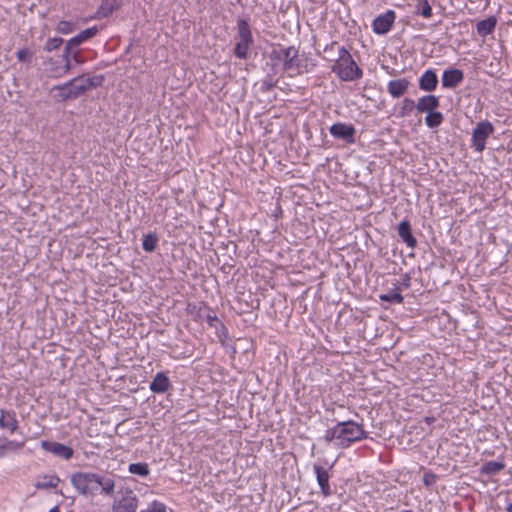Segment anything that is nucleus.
Listing matches in <instances>:
<instances>
[{"label": "nucleus", "instance_id": "obj_8", "mask_svg": "<svg viewBox=\"0 0 512 512\" xmlns=\"http://www.w3.org/2000/svg\"><path fill=\"white\" fill-rule=\"evenodd\" d=\"M97 33L98 28L96 26L89 27L81 31L78 35L72 37L67 41L64 52H66L69 56H71L75 61L78 62V52L74 50L88 39L94 37Z\"/></svg>", "mask_w": 512, "mask_h": 512}, {"label": "nucleus", "instance_id": "obj_17", "mask_svg": "<svg viewBox=\"0 0 512 512\" xmlns=\"http://www.w3.org/2000/svg\"><path fill=\"white\" fill-rule=\"evenodd\" d=\"M19 427L18 420L16 418V414L11 410H0V428L7 429L11 434H13Z\"/></svg>", "mask_w": 512, "mask_h": 512}, {"label": "nucleus", "instance_id": "obj_34", "mask_svg": "<svg viewBox=\"0 0 512 512\" xmlns=\"http://www.w3.org/2000/svg\"><path fill=\"white\" fill-rule=\"evenodd\" d=\"M18 61L30 63L33 57V52L28 49H20L16 52Z\"/></svg>", "mask_w": 512, "mask_h": 512}, {"label": "nucleus", "instance_id": "obj_36", "mask_svg": "<svg viewBox=\"0 0 512 512\" xmlns=\"http://www.w3.org/2000/svg\"><path fill=\"white\" fill-rule=\"evenodd\" d=\"M56 31L61 34H70L73 31V24L69 21L62 20L57 24Z\"/></svg>", "mask_w": 512, "mask_h": 512}, {"label": "nucleus", "instance_id": "obj_16", "mask_svg": "<svg viewBox=\"0 0 512 512\" xmlns=\"http://www.w3.org/2000/svg\"><path fill=\"white\" fill-rule=\"evenodd\" d=\"M313 469L316 474V479H317V482L321 489L322 494L325 497L331 495V488L329 485L330 475L328 473V470L318 464H315L313 466Z\"/></svg>", "mask_w": 512, "mask_h": 512}, {"label": "nucleus", "instance_id": "obj_43", "mask_svg": "<svg viewBox=\"0 0 512 512\" xmlns=\"http://www.w3.org/2000/svg\"><path fill=\"white\" fill-rule=\"evenodd\" d=\"M226 333H227L226 329H225V330H222V329L220 328V332L218 333V336H221V334H223L224 336H226Z\"/></svg>", "mask_w": 512, "mask_h": 512}, {"label": "nucleus", "instance_id": "obj_24", "mask_svg": "<svg viewBox=\"0 0 512 512\" xmlns=\"http://www.w3.org/2000/svg\"><path fill=\"white\" fill-rule=\"evenodd\" d=\"M505 468L502 461H488L481 466V473L486 475H496Z\"/></svg>", "mask_w": 512, "mask_h": 512}, {"label": "nucleus", "instance_id": "obj_25", "mask_svg": "<svg viewBox=\"0 0 512 512\" xmlns=\"http://www.w3.org/2000/svg\"><path fill=\"white\" fill-rule=\"evenodd\" d=\"M253 44V40H242L239 39V41L236 43L234 54L239 59H246L248 57V52Z\"/></svg>", "mask_w": 512, "mask_h": 512}, {"label": "nucleus", "instance_id": "obj_42", "mask_svg": "<svg viewBox=\"0 0 512 512\" xmlns=\"http://www.w3.org/2000/svg\"><path fill=\"white\" fill-rule=\"evenodd\" d=\"M403 285H404L405 287H409V285H410V278H409V276H408V275H405V276H404V282H403Z\"/></svg>", "mask_w": 512, "mask_h": 512}, {"label": "nucleus", "instance_id": "obj_38", "mask_svg": "<svg viewBox=\"0 0 512 512\" xmlns=\"http://www.w3.org/2000/svg\"><path fill=\"white\" fill-rule=\"evenodd\" d=\"M147 512H166V506L155 500L149 505Z\"/></svg>", "mask_w": 512, "mask_h": 512}, {"label": "nucleus", "instance_id": "obj_2", "mask_svg": "<svg viewBox=\"0 0 512 512\" xmlns=\"http://www.w3.org/2000/svg\"><path fill=\"white\" fill-rule=\"evenodd\" d=\"M331 71L345 82L358 80L363 77L362 69L344 46L339 48L338 58L331 67Z\"/></svg>", "mask_w": 512, "mask_h": 512}, {"label": "nucleus", "instance_id": "obj_21", "mask_svg": "<svg viewBox=\"0 0 512 512\" xmlns=\"http://www.w3.org/2000/svg\"><path fill=\"white\" fill-rule=\"evenodd\" d=\"M398 235L409 248L413 249L416 247L417 240L411 232V225L408 220H403L399 223Z\"/></svg>", "mask_w": 512, "mask_h": 512}, {"label": "nucleus", "instance_id": "obj_13", "mask_svg": "<svg viewBox=\"0 0 512 512\" xmlns=\"http://www.w3.org/2000/svg\"><path fill=\"white\" fill-rule=\"evenodd\" d=\"M115 491V480L112 475L95 473V495L101 493L111 496Z\"/></svg>", "mask_w": 512, "mask_h": 512}, {"label": "nucleus", "instance_id": "obj_12", "mask_svg": "<svg viewBox=\"0 0 512 512\" xmlns=\"http://www.w3.org/2000/svg\"><path fill=\"white\" fill-rule=\"evenodd\" d=\"M329 132L334 138L342 139L349 144H353L355 142L354 135L356 130L351 124L341 122L334 123L329 128Z\"/></svg>", "mask_w": 512, "mask_h": 512}, {"label": "nucleus", "instance_id": "obj_11", "mask_svg": "<svg viewBox=\"0 0 512 512\" xmlns=\"http://www.w3.org/2000/svg\"><path fill=\"white\" fill-rule=\"evenodd\" d=\"M138 499L132 490H128L112 506V512H136Z\"/></svg>", "mask_w": 512, "mask_h": 512}, {"label": "nucleus", "instance_id": "obj_47", "mask_svg": "<svg viewBox=\"0 0 512 512\" xmlns=\"http://www.w3.org/2000/svg\"><path fill=\"white\" fill-rule=\"evenodd\" d=\"M401 512H414L412 510H402Z\"/></svg>", "mask_w": 512, "mask_h": 512}, {"label": "nucleus", "instance_id": "obj_32", "mask_svg": "<svg viewBox=\"0 0 512 512\" xmlns=\"http://www.w3.org/2000/svg\"><path fill=\"white\" fill-rule=\"evenodd\" d=\"M131 474L146 477L149 475L150 470L147 463H131L128 467Z\"/></svg>", "mask_w": 512, "mask_h": 512}, {"label": "nucleus", "instance_id": "obj_19", "mask_svg": "<svg viewBox=\"0 0 512 512\" xmlns=\"http://www.w3.org/2000/svg\"><path fill=\"white\" fill-rule=\"evenodd\" d=\"M409 85L406 78L391 80L387 84V91L393 98H399L407 92Z\"/></svg>", "mask_w": 512, "mask_h": 512}, {"label": "nucleus", "instance_id": "obj_1", "mask_svg": "<svg viewBox=\"0 0 512 512\" xmlns=\"http://www.w3.org/2000/svg\"><path fill=\"white\" fill-rule=\"evenodd\" d=\"M368 437L362 424L353 420L338 422L327 429L323 439L327 443H333L338 448H348L353 443L360 442Z\"/></svg>", "mask_w": 512, "mask_h": 512}, {"label": "nucleus", "instance_id": "obj_29", "mask_svg": "<svg viewBox=\"0 0 512 512\" xmlns=\"http://www.w3.org/2000/svg\"><path fill=\"white\" fill-rule=\"evenodd\" d=\"M159 238L156 233L150 232L146 234L142 241V248L146 252H153L158 245Z\"/></svg>", "mask_w": 512, "mask_h": 512}, {"label": "nucleus", "instance_id": "obj_7", "mask_svg": "<svg viewBox=\"0 0 512 512\" xmlns=\"http://www.w3.org/2000/svg\"><path fill=\"white\" fill-rule=\"evenodd\" d=\"M70 57L66 52L57 59L50 58L45 62V70L49 77L60 78L66 75L70 69Z\"/></svg>", "mask_w": 512, "mask_h": 512}, {"label": "nucleus", "instance_id": "obj_26", "mask_svg": "<svg viewBox=\"0 0 512 512\" xmlns=\"http://www.w3.org/2000/svg\"><path fill=\"white\" fill-rule=\"evenodd\" d=\"M380 300L389 303L401 304L403 303L404 298L401 294V289L396 286L394 289L388 291L387 293L381 294Z\"/></svg>", "mask_w": 512, "mask_h": 512}, {"label": "nucleus", "instance_id": "obj_35", "mask_svg": "<svg viewBox=\"0 0 512 512\" xmlns=\"http://www.w3.org/2000/svg\"><path fill=\"white\" fill-rule=\"evenodd\" d=\"M63 43L62 38L54 37L47 40L44 49L48 52L56 50Z\"/></svg>", "mask_w": 512, "mask_h": 512}, {"label": "nucleus", "instance_id": "obj_10", "mask_svg": "<svg viewBox=\"0 0 512 512\" xmlns=\"http://www.w3.org/2000/svg\"><path fill=\"white\" fill-rule=\"evenodd\" d=\"M40 445L44 451L49 452L60 459L70 460L74 455V450L70 446L62 443L43 440Z\"/></svg>", "mask_w": 512, "mask_h": 512}, {"label": "nucleus", "instance_id": "obj_14", "mask_svg": "<svg viewBox=\"0 0 512 512\" xmlns=\"http://www.w3.org/2000/svg\"><path fill=\"white\" fill-rule=\"evenodd\" d=\"M464 80V73L457 68H450L443 72L441 82L443 88L453 89L459 86Z\"/></svg>", "mask_w": 512, "mask_h": 512}, {"label": "nucleus", "instance_id": "obj_39", "mask_svg": "<svg viewBox=\"0 0 512 512\" xmlns=\"http://www.w3.org/2000/svg\"><path fill=\"white\" fill-rule=\"evenodd\" d=\"M5 443H6V447L8 448V451L20 450V449H22V447L25 444L24 441L17 442V441H14V440H7V439L5 440Z\"/></svg>", "mask_w": 512, "mask_h": 512}, {"label": "nucleus", "instance_id": "obj_18", "mask_svg": "<svg viewBox=\"0 0 512 512\" xmlns=\"http://www.w3.org/2000/svg\"><path fill=\"white\" fill-rule=\"evenodd\" d=\"M153 393L162 394L171 388V381L164 372H158L149 386Z\"/></svg>", "mask_w": 512, "mask_h": 512}, {"label": "nucleus", "instance_id": "obj_5", "mask_svg": "<svg viewBox=\"0 0 512 512\" xmlns=\"http://www.w3.org/2000/svg\"><path fill=\"white\" fill-rule=\"evenodd\" d=\"M495 128L493 124L488 121H480L477 123L472 131L471 147L475 152L481 153L486 147L487 139L494 133Z\"/></svg>", "mask_w": 512, "mask_h": 512}, {"label": "nucleus", "instance_id": "obj_31", "mask_svg": "<svg viewBox=\"0 0 512 512\" xmlns=\"http://www.w3.org/2000/svg\"><path fill=\"white\" fill-rule=\"evenodd\" d=\"M415 13L426 19L430 18L432 16V7L428 0H417Z\"/></svg>", "mask_w": 512, "mask_h": 512}, {"label": "nucleus", "instance_id": "obj_30", "mask_svg": "<svg viewBox=\"0 0 512 512\" xmlns=\"http://www.w3.org/2000/svg\"><path fill=\"white\" fill-rule=\"evenodd\" d=\"M115 9L116 0H103L97 10V14L100 18H106L111 15Z\"/></svg>", "mask_w": 512, "mask_h": 512}, {"label": "nucleus", "instance_id": "obj_23", "mask_svg": "<svg viewBox=\"0 0 512 512\" xmlns=\"http://www.w3.org/2000/svg\"><path fill=\"white\" fill-rule=\"evenodd\" d=\"M60 478L56 474L39 476L35 487L37 489L56 488L60 483Z\"/></svg>", "mask_w": 512, "mask_h": 512}, {"label": "nucleus", "instance_id": "obj_33", "mask_svg": "<svg viewBox=\"0 0 512 512\" xmlns=\"http://www.w3.org/2000/svg\"><path fill=\"white\" fill-rule=\"evenodd\" d=\"M416 109V103L411 98H404L398 112V117L409 116Z\"/></svg>", "mask_w": 512, "mask_h": 512}, {"label": "nucleus", "instance_id": "obj_9", "mask_svg": "<svg viewBox=\"0 0 512 512\" xmlns=\"http://www.w3.org/2000/svg\"><path fill=\"white\" fill-rule=\"evenodd\" d=\"M396 13L393 10H387L385 13L377 16L372 22V29L378 35L387 34L395 22Z\"/></svg>", "mask_w": 512, "mask_h": 512}, {"label": "nucleus", "instance_id": "obj_41", "mask_svg": "<svg viewBox=\"0 0 512 512\" xmlns=\"http://www.w3.org/2000/svg\"><path fill=\"white\" fill-rule=\"evenodd\" d=\"M7 451L8 448L6 447V443L4 442L2 445H0V457H3Z\"/></svg>", "mask_w": 512, "mask_h": 512}, {"label": "nucleus", "instance_id": "obj_27", "mask_svg": "<svg viewBox=\"0 0 512 512\" xmlns=\"http://www.w3.org/2000/svg\"><path fill=\"white\" fill-rule=\"evenodd\" d=\"M444 121V116L441 112L434 110L425 117V124L427 127L434 129L439 127Z\"/></svg>", "mask_w": 512, "mask_h": 512}, {"label": "nucleus", "instance_id": "obj_20", "mask_svg": "<svg viewBox=\"0 0 512 512\" xmlns=\"http://www.w3.org/2000/svg\"><path fill=\"white\" fill-rule=\"evenodd\" d=\"M438 77L434 70H426L419 79V88L426 92H432L437 88Z\"/></svg>", "mask_w": 512, "mask_h": 512}, {"label": "nucleus", "instance_id": "obj_22", "mask_svg": "<svg viewBox=\"0 0 512 512\" xmlns=\"http://www.w3.org/2000/svg\"><path fill=\"white\" fill-rule=\"evenodd\" d=\"M497 19L495 16H490L484 20H481L476 25V30L478 35L481 37H486L491 34L496 27Z\"/></svg>", "mask_w": 512, "mask_h": 512}, {"label": "nucleus", "instance_id": "obj_37", "mask_svg": "<svg viewBox=\"0 0 512 512\" xmlns=\"http://www.w3.org/2000/svg\"><path fill=\"white\" fill-rule=\"evenodd\" d=\"M206 322L210 327H214L216 330H218V325L222 330H225L224 324L218 319V317L215 314H208L206 316Z\"/></svg>", "mask_w": 512, "mask_h": 512}, {"label": "nucleus", "instance_id": "obj_44", "mask_svg": "<svg viewBox=\"0 0 512 512\" xmlns=\"http://www.w3.org/2000/svg\"><path fill=\"white\" fill-rule=\"evenodd\" d=\"M226 333H227L226 329H225V330H222V329L220 328V332L218 333V336H221V334H223L224 336H226Z\"/></svg>", "mask_w": 512, "mask_h": 512}, {"label": "nucleus", "instance_id": "obj_15", "mask_svg": "<svg viewBox=\"0 0 512 512\" xmlns=\"http://www.w3.org/2000/svg\"><path fill=\"white\" fill-rule=\"evenodd\" d=\"M440 106V100L437 96L428 94L420 97L416 103V110L419 113L429 114Z\"/></svg>", "mask_w": 512, "mask_h": 512}, {"label": "nucleus", "instance_id": "obj_6", "mask_svg": "<svg viewBox=\"0 0 512 512\" xmlns=\"http://www.w3.org/2000/svg\"><path fill=\"white\" fill-rule=\"evenodd\" d=\"M71 484L77 492L84 496L95 495V473L75 472L71 475Z\"/></svg>", "mask_w": 512, "mask_h": 512}, {"label": "nucleus", "instance_id": "obj_4", "mask_svg": "<svg viewBox=\"0 0 512 512\" xmlns=\"http://www.w3.org/2000/svg\"><path fill=\"white\" fill-rule=\"evenodd\" d=\"M298 56V49L294 46L281 47L271 52V59L280 62L283 70L290 75H292V73H300Z\"/></svg>", "mask_w": 512, "mask_h": 512}, {"label": "nucleus", "instance_id": "obj_28", "mask_svg": "<svg viewBox=\"0 0 512 512\" xmlns=\"http://www.w3.org/2000/svg\"><path fill=\"white\" fill-rule=\"evenodd\" d=\"M238 38L242 40H253L249 23L245 19H239L237 21Z\"/></svg>", "mask_w": 512, "mask_h": 512}, {"label": "nucleus", "instance_id": "obj_40", "mask_svg": "<svg viewBox=\"0 0 512 512\" xmlns=\"http://www.w3.org/2000/svg\"><path fill=\"white\" fill-rule=\"evenodd\" d=\"M434 478H435V477H434V475H428V474H426V475L424 476V483H425L426 485H431V484L434 482Z\"/></svg>", "mask_w": 512, "mask_h": 512}, {"label": "nucleus", "instance_id": "obj_46", "mask_svg": "<svg viewBox=\"0 0 512 512\" xmlns=\"http://www.w3.org/2000/svg\"><path fill=\"white\" fill-rule=\"evenodd\" d=\"M49 512H60L59 509L57 507H54L53 509H51Z\"/></svg>", "mask_w": 512, "mask_h": 512}, {"label": "nucleus", "instance_id": "obj_3", "mask_svg": "<svg viewBox=\"0 0 512 512\" xmlns=\"http://www.w3.org/2000/svg\"><path fill=\"white\" fill-rule=\"evenodd\" d=\"M103 80L104 77L102 75L87 78L78 76L64 84L55 86V89L61 91V96L64 99L77 98L87 90L100 86Z\"/></svg>", "mask_w": 512, "mask_h": 512}, {"label": "nucleus", "instance_id": "obj_45", "mask_svg": "<svg viewBox=\"0 0 512 512\" xmlns=\"http://www.w3.org/2000/svg\"><path fill=\"white\" fill-rule=\"evenodd\" d=\"M506 511H507V512H512V503H510V504L507 506Z\"/></svg>", "mask_w": 512, "mask_h": 512}]
</instances>
